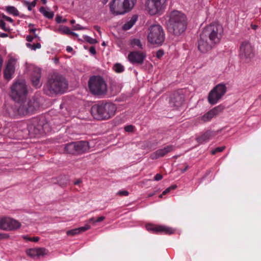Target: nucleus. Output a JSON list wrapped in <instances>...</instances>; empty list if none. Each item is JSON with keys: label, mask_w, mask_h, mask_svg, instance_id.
Masks as SVG:
<instances>
[{"label": "nucleus", "mask_w": 261, "mask_h": 261, "mask_svg": "<svg viewBox=\"0 0 261 261\" xmlns=\"http://www.w3.org/2000/svg\"><path fill=\"white\" fill-rule=\"evenodd\" d=\"M8 107L5 115L12 118H19L32 114L39 107L36 99H24Z\"/></svg>", "instance_id": "nucleus-1"}, {"label": "nucleus", "mask_w": 261, "mask_h": 261, "mask_svg": "<svg viewBox=\"0 0 261 261\" xmlns=\"http://www.w3.org/2000/svg\"><path fill=\"white\" fill-rule=\"evenodd\" d=\"M167 28L168 31L175 36H179L185 32L187 22L186 15L178 11H173L167 16Z\"/></svg>", "instance_id": "nucleus-2"}, {"label": "nucleus", "mask_w": 261, "mask_h": 261, "mask_svg": "<svg viewBox=\"0 0 261 261\" xmlns=\"http://www.w3.org/2000/svg\"><path fill=\"white\" fill-rule=\"evenodd\" d=\"M68 88V83L61 74L54 73L48 76L44 86V92L48 95H56L64 93Z\"/></svg>", "instance_id": "nucleus-3"}, {"label": "nucleus", "mask_w": 261, "mask_h": 261, "mask_svg": "<svg viewBox=\"0 0 261 261\" xmlns=\"http://www.w3.org/2000/svg\"><path fill=\"white\" fill-rule=\"evenodd\" d=\"M116 106L112 102L101 103L93 106L91 113L97 120H107L115 115Z\"/></svg>", "instance_id": "nucleus-4"}, {"label": "nucleus", "mask_w": 261, "mask_h": 261, "mask_svg": "<svg viewBox=\"0 0 261 261\" xmlns=\"http://www.w3.org/2000/svg\"><path fill=\"white\" fill-rule=\"evenodd\" d=\"M28 94V89L24 80L16 79L10 87V96L16 102L25 99Z\"/></svg>", "instance_id": "nucleus-5"}, {"label": "nucleus", "mask_w": 261, "mask_h": 261, "mask_svg": "<svg viewBox=\"0 0 261 261\" xmlns=\"http://www.w3.org/2000/svg\"><path fill=\"white\" fill-rule=\"evenodd\" d=\"M88 86L91 92L99 97H102L107 92V85L100 76H93L88 82Z\"/></svg>", "instance_id": "nucleus-6"}, {"label": "nucleus", "mask_w": 261, "mask_h": 261, "mask_svg": "<svg viewBox=\"0 0 261 261\" xmlns=\"http://www.w3.org/2000/svg\"><path fill=\"white\" fill-rule=\"evenodd\" d=\"M222 33V27L218 23H213L205 27L200 35L217 44L219 42Z\"/></svg>", "instance_id": "nucleus-7"}, {"label": "nucleus", "mask_w": 261, "mask_h": 261, "mask_svg": "<svg viewBox=\"0 0 261 261\" xmlns=\"http://www.w3.org/2000/svg\"><path fill=\"white\" fill-rule=\"evenodd\" d=\"M165 38V33L162 26L154 24L149 27L147 38L150 43L161 45L164 41Z\"/></svg>", "instance_id": "nucleus-8"}, {"label": "nucleus", "mask_w": 261, "mask_h": 261, "mask_svg": "<svg viewBox=\"0 0 261 261\" xmlns=\"http://www.w3.org/2000/svg\"><path fill=\"white\" fill-rule=\"evenodd\" d=\"M167 6V0H146L145 9L150 15H161Z\"/></svg>", "instance_id": "nucleus-9"}, {"label": "nucleus", "mask_w": 261, "mask_h": 261, "mask_svg": "<svg viewBox=\"0 0 261 261\" xmlns=\"http://www.w3.org/2000/svg\"><path fill=\"white\" fill-rule=\"evenodd\" d=\"M46 125L43 118L41 119L34 118L28 122L27 129L30 136L34 137L44 132V127Z\"/></svg>", "instance_id": "nucleus-10"}, {"label": "nucleus", "mask_w": 261, "mask_h": 261, "mask_svg": "<svg viewBox=\"0 0 261 261\" xmlns=\"http://www.w3.org/2000/svg\"><path fill=\"white\" fill-rule=\"evenodd\" d=\"M227 88L224 84H219L216 85L209 93L208 101L211 105L216 104L225 95Z\"/></svg>", "instance_id": "nucleus-11"}, {"label": "nucleus", "mask_w": 261, "mask_h": 261, "mask_svg": "<svg viewBox=\"0 0 261 261\" xmlns=\"http://www.w3.org/2000/svg\"><path fill=\"white\" fill-rule=\"evenodd\" d=\"M240 55L241 60H244L245 63H248L254 57V48L250 42L248 41L242 42L240 46Z\"/></svg>", "instance_id": "nucleus-12"}, {"label": "nucleus", "mask_w": 261, "mask_h": 261, "mask_svg": "<svg viewBox=\"0 0 261 261\" xmlns=\"http://www.w3.org/2000/svg\"><path fill=\"white\" fill-rule=\"evenodd\" d=\"M21 223L10 217L0 218V229L6 231H12L19 228Z\"/></svg>", "instance_id": "nucleus-13"}, {"label": "nucleus", "mask_w": 261, "mask_h": 261, "mask_svg": "<svg viewBox=\"0 0 261 261\" xmlns=\"http://www.w3.org/2000/svg\"><path fill=\"white\" fill-rule=\"evenodd\" d=\"M220 107H216L211 109L203 115L197 117L194 120L195 124L198 125L211 121L213 118L217 116L221 111Z\"/></svg>", "instance_id": "nucleus-14"}, {"label": "nucleus", "mask_w": 261, "mask_h": 261, "mask_svg": "<svg viewBox=\"0 0 261 261\" xmlns=\"http://www.w3.org/2000/svg\"><path fill=\"white\" fill-rule=\"evenodd\" d=\"M110 10L115 15H122L128 12L123 0H112L110 3Z\"/></svg>", "instance_id": "nucleus-15"}, {"label": "nucleus", "mask_w": 261, "mask_h": 261, "mask_svg": "<svg viewBox=\"0 0 261 261\" xmlns=\"http://www.w3.org/2000/svg\"><path fill=\"white\" fill-rule=\"evenodd\" d=\"M216 44L210 41L208 39L203 37L200 35V38L198 41V50L202 53H206L211 50Z\"/></svg>", "instance_id": "nucleus-16"}, {"label": "nucleus", "mask_w": 261, "mask_h": 261, "mask_svg": "<svg viewBox=\"0 0 261 261\" xmlns=\"http://www.w3.org/2000/svg\"><path fill=\"white\" fill-rule=\"evenodd\" d=\"M146 229L150 232L153 233L164 232L165 234H172L174 232V229L164 225H155L153 224H147L146 225Z\"/></svg>", "instance_id": "nucleus-17"}, {"label": "nucleus", "mask_w": 261, "mask_h": 261, "mask_svg": "<svg viewBox=\"0 0 261 261\" xmlns=\"http://www.w3.org/2000/svg\"><path fill=\"white\" fill-rule=\"evenodd\" d=\"M174 149V147L172 145L167 146L163 148L160 149L153 152L150 155V158L152 160L157 159L171 152Z\"/></svg>", "instance_id": "nucleus-18"}, {"label": "nucleus", "mask_w": 261, "mask_h": 261, "mask_svg": "<svg viewBox=\"0 0 261 261\" xmlns=\"http://www.w3.org/2000/svg\"><path fill=\"white\" fill-rule=\"evenodd\" d=\"M145 57V55L143 53L134 51L130 53L128 55V59L133 64H141L143 62Z\"/></svg>", "instance_id": "nucleus-19"}, {"label": "nucleus", "mask_w": 261, "mask_h": 261, "mask_svg": "<svg viewBox=\"0 0 261 261\" xmlns=\"http://www.w3.org/2000/svg\"><path fill=\"white\" fill-rule=\"evenodd\" d=\"M184 102V96L177 93H174L170 98L169 104L172 108L180 107Z\"/></svg>", "instance_id": "nucleus-20"}, {"label": "nucleus", "mask_w": 261, "mask_h": 261, "mask_svg": "<svg viewBox=\"0 0 261 261\" xmlns=\"http://www.w3.org/2000/svg\"><path fill=\"white\" fill-rule=\"evenodd\" d=\"M41 69L39 68L35 67L34 72L32 75V82L33 85L36 88H40L42 85L40 81Z\"/></svg>", "instance_id": "nucleus-21"}, {"label": "nucleus", "mask_w": 261, "mask_h": 261, "mask_svg": "<svg viewBox=\"0 0 261 261\" xmlns=\"http://www.w3.org/2000/svg\"><path fill=\"white\" fill-rule=\"evenodd\" d=\"M76 154H82L89 149V144L86 141H79L75 142Z\"/></svg>", "instance_id": "nucleus-22"}, {"label": "nucleus", "mask_w": 261, "mask_h": 261, "mask_svg": "<svg viewBox=\"0 0 261 261\" xmlns=\"http://www.w3.org/2000/svg\"><path fill=\"white\" fill-rule=\"evenodd\" d=\"M14 66H5L4 70V78L8 81L13 78L15 73Z\"/></svg>", "instance_id": "nucleus-23"}, {"label": "nucleus", "mask_w": 261, "mask_h": 261, "mask_svg": "<svg viewBox=\"0 0 261 261\" xmlns=\"http://www.w3.org/2000/svg\"><path fill=\"white\" fill-rule=\"evenodd\" d=\"M90 228V227L89 225L86 224L83 227H81L79 228H75L72 230H70L67 231V234L68 236H73L75 234H79L82 232H84L87 230H88Z\"/></svg>", "instance_id": "nucleus-24"}, {"label": "nucleus", "mask_w": 261, "mask_h": 261, "mask_svg": "<svg viewBox=\"0 0 261 261\" xmlns=\"http://www.w3.org/2000/svg\"><path fill=\"white\" fill-rule=\"evenodd\" d=\"M213 132L207 131L200 137H198L197 138V140L199 143H203L211 139L213 136Z\"/></svg>", "instance_id": "nucleus-25"}, {"label": "nucleus", "mask_w": 261, "mask_h": 261, "mask_svg": "<svg viewBox=\"0 0 261 261\" xmlns=\"http://www.w3.org/2000/svg\"><path fill=\"white\" fill-rule=\"evenodd\" d=\"M137 16L133 15L130 19L123 24L122 29L123 30L126 31L129 30L136 23L137 20Z\"/></svg>", "instance_id": "nucleus-26"}, {"label": "nucleus", "mask_w": 261, "mask_h": 261, "mask_svg": "<svg viewBox=\"0 0 261 261\" xmlns=\"http://www.w3.org/2000/svg\"><path fill=\"white\" fill-rule=\"evenodd\" d=\"M64 150L67 153L76 154L75 142L66 144L64 146Z\"/></svg>", "instance_id": "nucleus-27"}, {"label": "nucleus", "mask_w": 261, "mask_h": 261, "mask_svg": "<svg viewBox=\"0 0 261 261\" xmlns=\"http://www.w3.org/2000/svg\"><path fill=\"white\" fill-rule=\"evenodd\" d=\"M123 3L125 4V6L128 12H129L135 6L137 2V0H123Z\"/></svg>", "instance_id": "nucleus-28"}, {"label": "nucleus", "mask_w": 261, "mask_h": 261, "mask_svg": "<svg viewBox=\"0 0 261 261\" xmlns=\"http://www.w3.org/2000/svg\"><path fill=\"white\" fill-rule=\"evenodd\" d=\"M39 11L40 13L43 14V15L46 18L49 19H51L53 18L54 16V13L52 11H47L45 10V8L43 7H41L39 9Z\"/></svg>", "instance_id": "nucleus-29"}, {"label": "nucleus", "mask_w": 261, "mask_h": 261, "mask_svg": "<svg viewBox=\"0 0 261 261\" xmlns=\"http://www.w3.org/2000/svg\"><path fill=\"white\" fill-rule=\"evenodd\" d=\"M6 11L10 14L14 16L19 15V12L17 9L13 6H7L6 8Z\"/></svg>", "instance_id": "nucleus-30"}, {"label": "nucleus", "mask_w": 261, "mask_h": 261, "mask_svg": "<svg viewBox=\"0 0 261 261\" xmlns=\"http://www.w3.org/2000/svg\"><path fill=\"white\" fill-rule=\"evenodd\" d=\"M23 5L27 7L29 11H31L32 9L36 6V2H30L28 1L24 0L23 1Z\"/></svg>", "instance_id": "nucleus-31"}, {"label": "nucleus", "mask_w": 261, "mask_h": 261, "mask_svg": "<svg viewBox=\"0 0 261 261\" xmlns=\"http://www.w3.org/2000/svg\"><path fill=\"white\" fill-rule=\"evenodd\" d=\"M59 32L62 34L70 35L71 31L69 27L66 26H63L59 29Z\"/></svg>", "instance_id": "nucleus-32"}, {"label": "nucleus", "mask_w": 261, "mask_h": 261, "mask_svg": "<svg viewBox=\"0 0 261 261\" xmlns=\"http://www.w3.org/2000/svg\"><path fill=\"white\" fill-rule=\"evenodd\" d=\"M131 44L134 47H138L139 48H142V44L139 39H134L131 41Z\"/></svg>", "instance_id": "nucleus-33"}, {"label": "nucleus", "mask_w": 261, "mask_h": 261, "mask_svg": "<svg viewBox=\"0 0 261 261\" xmlns=\"http://www.w3.org/2000/svg\"><path fill=\"white\" fill-rule=\"evenodd\" d=\"M27 253L29 256L32 257H37V248H32L28 249L27 251Z\"/></svg>", "instance_id": "nucleus-34"}, {"label": "nucleus", "mask_w": 261, "mask_h": 261, "mask_svg": "<svg viewBox=\"0 0 261 261\" xmlns=\"http://www.w3.org/2000/svg\"><path fill=\"white\" fill-rule=\"evenodd\" d=\"M47 254V251L45 248H37V257H40L41 256H43Z\"/></svg>", "instance_id": "nucleus-35"}, {"label": "nucleus", "mask_w": 261, "mask_h": 261, "mask_svg": "<svg viewBox=\"0 0 261 261\" xmlns=\"http://www.w3.org/2000/svg\"><path fill=\"white\" fill-rule=\"evenodd\" d=\"M84 39L86 42L89 43L91 44H95L98 42L96 39L91 38L88 36H84Z\"/></svg>", "instance_id": "nucleus-36"}, {"label": "nucleus", "mask_w": 261, "mask_h": 261, "mask_svg": "<svg viewBox=\"0 0 261 261\" xmlns=\"http://www.w3.org/2000/svg\"><path fill=\"white\" fill-rule=\"evenodd\" d=\"M27 46L29 48H31L32 50H36V49H39L41 48V44L40 43H37L36 44H31L30 43H27Z\"/></svg>", "instance_id": "nucleus-37"}, {"label": "nucleus", "mask_w": 261, "mask_h": 261, "mask_svg": "<svg viewBox=\"0 0 261 261\" xmlns=\"http://www.w3.org/2000/svg\"><path fill=\"white\" fill-rule=\"evenodd\" d=\"M177 186L175 185H172L171 186L167 188L163 192L162 194L160 195V197L161 198L162 196L167 193H169L171 190L176 189Z\"/></svg>", "instance_id": "nucleus-38"}, {"label": "nucleus", "mask_w": 261, "mask_h": 261, "mask_svg": "<svg viewBox=\"0 0 261 261\" xmlns=\"http://www.w3.org/2000/svg\"><path fill=\"white\" fill-rule=\"evenodd\" d=\"M17 59L13 57H10L6 65H15L17 64Z\"/></svg>", "instance_id": "nucleus-39"}, {"label": "nucleus", "mask_w": 261, "mask_h": 261, "mask_svg": "<svg viewBox=\"0 0 261 261\" xmlns=\"http://www.w3.org/2000/svg\"><path fill=\"white\" fill-rule=\"evenodd\" d=\"M0 28L5 31H9L10 30V29L6 27V23L4 20H1Z\"/></svg>", "instance_id": "nucleus-40"}, {"label": "nucleus", "mask_w": 261, "mask_h": 261, "mask_svg": "<svg viewBox=\"0 0 261 261\" xmlns=\"http://www.w3.org/2000/svg\"><path fill=\"white\" fill-rule=\"evenodd\" d=\"M113 70L117 73H121L124 71L123 66H113Z\"/></svg>", "instance_id": "nucleus-41"}, {"label": "nucleus", "mask_w": 261, "mask_h": 261, "mask_svg": "<svg viewBox=\"0 0 261 261\" xmlns=\"http://www.w3.org/2000/svg\"><path fill=\"white\" fill-rule=\"evenodd\" d=\"M225 149V146L218 147L212 151V154H215L218 152H221Z\"/></svg>", "instance_id": "nucleus-42"}, {"label": "nucleus", "mask_w": 261, "mask_h": 261, "mask_svg": "<svg viewBox=\"0 0 261 261\" xmlns=\"http://www.w3.org/2000/svg\"><path fill=\"white\" fill-rule=\"evenodd\" d=\"M72 29L74 30H85L87 28L85 27H82L79 24H76L75 25H73Z\"/></svg>", "instance_id": "nucleus-43"}, {"label": "nucleus", "mask_w": 261, "mask_h": 261, "mask_svg": "<svg viewBox=\"0 0 261 261\" xmlns=\"http://www.w3.org/2000/svg\"><path fill=\"white\" fill-rule=\"evenodd\" d=\"M128 194H129L128 192L126 190L119 191L117 193V195H118L125 196H128Z\"/></svg>", "instance_id": "nucleus-44"}, {"label": "nucleus", "mask_w": 261, "mask_h": 261, "mask_svg": "<svg viewBox=\"0 0 261 261\" xmlns=\"http://www.w3.org/2000/svg\"><path fill=\"white\" fill-rule=\"evenodd\" d=\"M134 129V126L132 125H127L124 127V130L127 132H132Z\"/></svg>", "instance_id": "nucleus-45"}, {"label": "nucleus", "mask_w": 261, "mask_h": 261, "mask_svg": "<svg viewBox=\"0 0 261 261\" xmlns=\"http://www.w3.org/2000/svg\"><path fill=\"white\" fill-rule=\"evenodd\" d=\"M164 52L163 50H159L156 51L155 56L159 59L161 58L164 55Z\"/></svg>", "instance_id": "nucleus-46"}, {"label": "nucleus", "mask_w": 261, "mask_h": 261, "mask_svg": "<svg viewBox=\"0 0 261 261\" xmlns=\"http://www.w3.org/2000/svg\"><path fill=\"white\" fill-rule=\"evenodd\" d=\"M9 238V235L5 233H0V240L8 239Z\"/></svg>", "instance_id": "nucleus-47"}, {"label": "nucleus", "mask_w": 261, "mask_h": 261, "mask_svg": "<svg viewBox=\"0 0 261 261\" xmlns=\"http://www.w3.org/2000/svg\"><path fill=\"white\" fill-rule=\"evenodd\" d=\"M56 21L57 23L65 22L66 21V19H64L63 20L61 16H57L56 17Z\"/></svg>", "instance_id": "nucleus-48"}, {"label": "nucleus", "mask_w": 261, "mask_h": 261, "mask_svg": "<svg viewBox=\"0 0 261 261\" xmlns=\"http://www.w3.org/2000/svg\"><path fill=\"white\" fill-rule=\"evenodd\" d=\"M163 178V176L160 174H156L154 176V180L156 181H159L161 180Z\"/></svg>", "instance_id": "nucleus-49"}, {"label": "nucleus", "mask_w": 261, "mask_h": 261, "mask_svg": "<svg viewBox=\"0 0 261 261\" xmlns=\"http://www.w3.org/2000/svg\"><path fill=\"white\" fill-rule=\"evenodd\" d=\"M105 219V217H104V216L99 217L97 219H96V220L94 221V223L100 222L104 220Z\"/></svg>", "instance_id": "nucleus-50"}, {"label": "nucleus", "mask_w": 261, "mask_h": 261, "mask_svg": "<svg viewBox=\"0 0 261 261\" xmlns=\"http://www.w3.org/2000/svg\"><path fill=\"white\" fill-rule=\"evenodd\" d=\"M89 52L93 55H95L96 54V50L94 47L91 46L89 49Z\"/></svg>", "instance_id": "nucleus-51"}, {"label": "nucleus", "mask_w": 261, "mask_h": 261, "mask_svg": "<svg viewBox=\"0 0 261 261\" xmlns=\"http://www.w3.org/2000/svg\"><path fill=\"white\" fill-rule=\"evenodd\" d=\"M34 37L31 35H28L26 37V40L28 42H32L33 40Z\"/></svg>", "instance_id": "nucleus-52"}, {"label": "nucleus", "mask_w": 261, "mask_h": 261, "mask_svg": "<svg viewBox=\"0 0 261 261\" xmlns=\"http://www.w3.org/2000/svg\"><path fill=\"white\" fill-rule=\"evenodd\" d=\"M3 18L6 20H7V21H8L9 22H12L13 21V19L11 17H8V16H4Z\"/></svg>", "instance_id": "nucleus-53"}, {"label": "nucleus", "mask_w": 261, "mask_h": 261, "mask_svg": "<svg viewBox=\"0 0 261 261\" xmlns=\"http://www.w3.org/2000/svg\"><path fill=\"white\" fill-rule=\"evenodd\" d=\"M39 240V238L38 237H33V238H31V240L30 241H32V242H38Z\"/></svg>", "instance_id": "nucleus-54"}, {"label": "nucleus", "mask_w": 261, "mask_h": 261, "mask_svg": "<svg viewBox=\"0 0 261 261\" xmlns=\"http://www.w3.org/2000/svg\"><path fill=\"white\" fill-rule=\"evenodd\" d=\"M96 220V219L94 218H91L88 220L89 223H92L94 225L96 223H94V221Z\"/></svg>", "instance_id": "nucleus-55"}, {"label": "nucleus", "mask_w": 261, "mask_h": 261, "mask_svg": "<svg viewBox=\"0 0 261 261\" xmlns=\"http://www.w3.org/2000/svg\"><path fill=\"white\" fill-rule=\"evenodd\" d=\"M8 36V35L6 33H0V37L5 38Z\"/></svg>", "instance_id": "nucleus-56"}, {"label": "nucleus", "mask_w": 261, "mask_h": 261, "mask_svg": "<svg viewBox=\"0 0 261 261\" xmlns=\"http://www.w3.org/2000/svg\"><path fill=\"white\" fill-rule=\"evenodd\" d=\"M36 31V29H35V28H31L29 30L30 33H31L33 34H35Z\"/></svg>", "instance_id": "nucleus-57"}, {"label": "nucleus", "mask_w": 261, "mask_h": 261, "mask_svg": "<svg viewBox=\"0 0 261 261\" xmlns=\"http://www.w3.org/2000/svg\"><path fill=\"white\" fill-rule=\"evenodd\" d=\"M22 238L26 241H30V240H31V238L28 237L27 236H23Z\"/></svg>", "instance_id": "nucleus-58"}, {"label": "nucleus", "mask_w": 261, "mask_h": 261, "mask_svg": "<svg viewBox=\"0 0 261 261\" xmlns=\"http://www.w3.org/2000/svg\"><path fill=\"white\" fill-rule=\"evenodd\" d=\"M72 48L70 46H67L66 47V50L68 51V52H71V51H72Z\"/></svg>", "instance_id": "nucleus-59"}, {"label": "nucleus", "mask_w": 261, "mask_h": 261, "mask_svg": "<svg viewBox=\"0 0 261 261\" xmlns=\"http://www.w3.org/2000/svg\"><path fill=\"white\" fill-rule=\"evenodd\" d=\"M81 182H82V181L81 179H78V180H76L75 181H74V185H78V184H80Z\"/></svg>", "instance_id": "nucleus-60"}, {"label": "nucleus", "mask_w": 261, "mask_h": 261, "mask_svg": "<svg viewBox=\"0 0 261 261\" xmlns=\"http://www.w3.org/2000/svg\"><path fill=\"white\" fill-rule=\"evenodd\" d=\"M257 27H258V26L257 25H255V24H252L251 25V28L253 30H256L257 28Z\"/></svg>", "instance_id": "nucleus-61"}, {"label": "nucleus", "mask_w": 261, "mask_h": 261, "mask_svg": "<svg viewBox=\"0 0 261 261\" xmlns=\"http://www.w3.org/2000/svg\"><path fill=\"white\" fill-rule=\"evenodd\" d=\"M34 38H37L38 40H40V38L38 36L37 34L36 33L34 34Z\"/></svg>", "instance_id": "nucleus-62"}, {"label": "nucleus", "mask_w": 261, "mask_h": 261, "mask_svg": "<svg viewBox=\"0 0 261 261\" xmlns=\"http://www.w3.org/2000/svg\"><path fill=\"white\" fill-rule=\"evenodd\" d=\"M94 28L99 33H100V28L98 26H95Z\"/></svg>", "instance_id": "nucleus-63"}, {"label": "nucleus", "mask_w": 261, "mask_h": 261, "mask_svg": "<svg viewBox=\"0 0 261 261\" xmlns=\"http://www.w3.org/2000/svg\"><path fill=\"white\" fill-rule=\"evenodd\" d=\"M58 61H59L58 59H57V58H55V59H54V64H58Z\"/></svg>", "instance_id": "nucleus-64"}]
</instances>
